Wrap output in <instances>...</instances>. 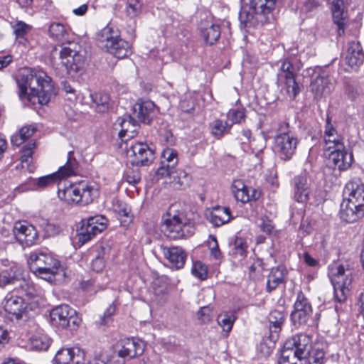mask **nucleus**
I'll return each instance as SVG.
<instances>
[{
	"label": "nucleus",
	"mask_w": 364,
	"mask_h": 364,
	"mask_svg": "<svg viewBox=\"0 0 364 364\" xmlns=\"http://www.w3.org/2000/svg\"><path fill=\"white\" fill-rule=\"evenodd\" d=\"M198 318L202 323H208L213 318L212 309L210 306L201 307L198 313Z\"/></svg>",
	"instance_id": "bf43d9fd"
},
{
	"label": "nucleus",
	"mask_w": 364,
	"mask_h": 364,
	"mask_svg": "<svg viewBox=\"0 0 364 364\" xmlns=\"http://www.w3.org/2000/svg\"><path fill=\"white\" fill-rule=\"evenodd\" d=\"M51 324L58 328L76 330L81 323V318L75 310L68 305H60L50 312Z\"/></svg>",
	"instance_id": "9d476101"
},
{
	"label": "nucleus",
	"mask_w": 364,
	"mask_h": 364,
	"mask_svg": "<svg viewBox=\"0 0 364 364\" xmlns=\"http://www.w3.org/2000/svg\"><path fill=\"white\" fill-rule=\"evenodd\" d=\"M277 338V336L272 334L269 337L263 338L259 343L257 349L261 358H267L272 353L274 348V340Z\"/></svg>",
	"instance_id": "79ce46f5"
},
{
	"label": "nucleus",
	"mask_w": 364,
	"mask_h": 364,
	"mask_svg": "<svg viewBox=\"0 0 364 364\" xmlns=\"http://www.w3.org/2000/svg\"><path fill=\"white\" fill-rule=\"evenodd\" d=\"M259 228L262 232L269 235L274 229V225L270 220H262V223L259 225Z\"/></svg>",
	"instance_id": "0e129e2a"
},
{
	"label": "nucleus",
	"mask_w": 364,
	"mask_h": 364,
	"mask_svg": "<svg viewBox=\"0 0 364 364\" xmlns=\"http://www.w3.org/2000/svg\"><path fill=\"white\" fill-rule=\"evenodd\" d=\"M36 128L33 125L23 127L18 133L11 137V142L14 146H18L26 140L29 139L36 132Z\"/></svg>",
	"instance_id": "58836bf2"
},
{
	"label": "nucleus",
	"mask_w": 364,
	"mask_h": 364,
	"mask_svg": "<svg viewBox=\"0 0 364 364\" xmlns=\"http://www.w3.org/2000/svg\"><path fill=\"white\" fill-rule=\"evenodd\" d=\"M199 30L205 42L209 45L214 44L220 36V26L212 21L201 22L199 26Z\"/></svg>",
	"instance_id": "72a5a7b5"
},
{
	"label": "nucleus",
	"mask_w": 364,
	"mask_h": 364,
	"mask_svg": "<svg viewBox=\"0 0 364 364\" xmlns=\"http://www.w3.org/2000/svg\"><path fill=\"white\" fill-rule=\"evenodd\" d=\"M141 8L140 0H127L125 14L131 18H135L141 14Z\"/></svg>",
	"instance_id": "49530a36"
},
{
	"label": "nucleus",
	"mask_w": 364,
	"mask_h": 364,
	"mask_svg": "<svg viewBox=\"0 0 364 364\" xmlns=\"http://www.w3.org/2000/svg\"><path fill=\"white\" fill-rule=\"evenodd\" d=\"M311 337L306 333H299L287 340L284 347L287 350L293 351L294 356L297 360H302L307 359L312 360L311 357L316 348L324 351L323 345L311 344Z\"/></svg>",
	"instance_id": "1a4fd4ad"
},
{
	"label": "nucleus",
	"mask_w": 364,
	"mask_h": 364,
	"mask_svg": "<svg viewBox=\"0 0 364 364\" xmlns=\"http://www.w3.org/2000/svg\"><path fill=\"white\" fill-rule=\"evenodd\" d=\"M312 194L310 178L306 173L294 178V197L299 203H306Z\"/></svg>",
	"instance_id": "b1692460"
},
{
	"label": "nucleus",
	"mask_w": 364,
	"mask_h": 364,
	"mask_svg": "<svg viewBox=\"0 0 364 364\" xmlns=\"http://www.w3.org/2000/svg\"><path fill=\"white\" fill-rule=\"evenodd\" d=\"M364 215V205L350 200L343 199L339 211L340 218L346 223H354Z\"/></svg>",
	"instance_id": "aec40b11"
},
{
	"label": "nucleus",
	"mask_w": 364,
	"mask_h": 364,
	"mask_svg": "<svg viewBox=\"0 0 364 364\" xmlns=\"http://www.w3.org/2000/svg\"><path fill=\"white\" fill-rule=\"evenodd\" d=\"M12 61L11 55H0V70L6 67Z\"/></svg>",
	"instance_id": "774afa93"
},
{
	"label": "nucleus",
	"mask_w": 364,
	"mask_h": 364,
	"mask_svg": "<svg viewBox=\"0 0 364 364\" xmlns=\"http://www.w3.org/2000/svg\"><path fill=\"white\" fill-rule=\"evenodd\" d=\"M218 323L219 326L226 333H229L235 321V316L228 313L221 314L218 316Z\"/></svg>",
	"instance_id": "3c124183"
},
{
	"label": "nucleus",
	"mask_w": 364,
	"mask_h": 364,
	"mask_svg": "<svg viewBox=\"0 0 364 364\" xmlns=\"http://www.w3.org/2000/svg\"><path fill=\"white\" fill-rule=\"evenodd\" d=\"M345 93L350 100L356 99L361 93L359 85L355 82H348L345 85Z\"/></svg>",
	"instance_id": "864d4df0"
},
{
	"label": "nucleus",
	"mask_w": 364,
	"mask_h": 364,
	"mask_svg": "<svg viewBox=\"0 0 364 364\" xmlns=\"http://www.w3.org/2000/svg\"><path fill=\"white\" fill-rule=\"evenodd\" d=\"M28 264L31 271L38 278L50 283L63 279L65 277L60 262L51 254L43 251L30 253Z\"/></svg>",
	"instance_id": "f03ea898"
},
{
	"label": "nucleus",
	"mask_w": 364,
	"mask_h": 364,
	"mask_svg": "<svg viewBox=\"0 0 364 364\" xmlns=\"http://www.w3.org/2000/svg\"><path fill=\"white\" fill-rule=\"evenodd\" d=\"M34 147V144H28L23 151V154L21 156V163L23 167H24V164H28L31 161V156L33 154V148Z\"/></svg>",
	"instance_id": "052dcab7"
},
{
	"label": "nucleus",
	"mask_w": 364,
	"mask_h": 364,
	"mask_svg": "<svg viewBox=\"0 0 364 364\" xmlns=\"http://www.w3.org/2000/svg\"><path fill=\"white\" fill-rule=\"evenodd\" d=\"M232 192L235 198L242 203L257 200L260 196V191L246 186L242 180H235L233 181Z\"/></svg>",
	"instance_id": "5701e85b"
},
{
	"label": "nucleus",
	"mask_w": 364,
	"mask_h": 364,
	"mask_svg": "<svg viewBox=\"0 0 364 364\" xmlns=\"http://www.w3.org/2000/svg\"><path fill=\"white\" fill-rule=\"evenodd\" d=\"M118 122L121 127L118 135L122 141L126 142L136 136L139 126L132 117L129 114L124 115L123 117L118 119Z\"/></svg>",
	"instance_id": "2f4dec72"
},
{
	"label": "nucleus",
	"mask_w": 364,
	"mask_h": 364,
	"mask_svg": "<svg viewBox=\"0 0 364 364\" xmlns=\"http://www.w3.org/2000/svg\"><path fill=\"white\" fill-rule=\"evenodd\" d=\"M364 60V53L358 42H351L348 45L345 63L351 70H356Z\"/></svg>",
	"instance_id": "7c9ffc66"
},
{
	"label": "nucleus",
	"mask_w": 364,
	"mask_h": 364,
	"mask_svg": "<svg viewBox=\"0 0 364 364\" xmlns=\"http://www.w3.org/2000/svg\"><path fill=\"white\" fill-rule=\"evenodd\" d=\"M14 33L18 39H23L31 31V26L23 21H16L11 23Z\"/></svg>",
	"instance_id": "a18cd8bd"
},
{
	"label": "nucleus",
	"mask_w": 364,
	"mask_h": 364,
	"mask_svg": "<svg viewBox=\"0 0 364 364\" xmlns=\"http://www.w3.org/2000/svg\"><path fill=\"white\" fill-rule=\"evenodd\" d=\"M161 250L164 257L169 262L172 268L179 269L183 267L187 254L182 247L162 246Z\"/></svg>",
	"instance_id": "c85d7f7f"
},
{
	"label": "nucleus",
	"mask_w": 364,
	"mask_h": 364,
	"mask_svg": "<svg viewBox=\"0 0 364 364\" xmlns=\"http://www.w3.org/2000/svg\"><path fill=\"white\" fill-rule=\"evenodd\" d=\"M211 133L216 137L222 136L230 128L228 122H224L221 119H216L210 124Z\"/></svg>",
	"instance_id": "09e8293b"
},
{
	"label": "nucleus",
	"mask_w": 364,
	"mask_h": 364,
	"mask_svg": "<svg viewBox=\"0 0 364 364\" xmlns=\"http://www.w3.org/2000/svg\"><path fill=\"white\" fill-rule=\"evenodd\" d=\"M97 194L98 190L95 186L85 183L70 186L58 193L60 200L69 205L83 206L91 203Z\"/></svg>",
	"instance_id": "0eeeda50"
},
{
	"label": "nucleus",
	"mask_w": 364,
	"mask_h": 364,
	"mask_svg": "<svg viewBox=\"0 0 364 364\" xmlns=\"http://www.w3.org/2000/svg\"><path fill=\"white\" fill-rule=\"evenodd\" d=\"M23 279L20 284L21 289L29 295L33 294V287L23 279V269L22 267L14 265L9 269L3 270L0 272V287L6 285L14 284L16 281Z\"/></svg>",
	"instance_id": "dca6fc26"
},
{
	"label": "nucleus",
	"mask_w": 364,
	"mask_h": 364,
	"mask_svg": "<svg viewBox=\"0 0 364 364\" xmlns=\"http://www.w3.org/2000/svg\"><path fill=\"white\" fill-rule=\"evenodd\" d=\"M328 159L332 163L334 168L339 171H346L348 169L353 161L352 152L349 151L343 146L342 148L331 151L328 153Z\"/></svg>",
	"instance_id": "bb28decb"
},
{
	"label": "nucleus",
	"mask_w": 364,
	"mask_h": 364,
	"mask_svg": "<svg viewBox=\"0 0 364 364\" xmlns=\"http://www.w3.org/2000/svg\"><path fill=\"white\" fill-rule=\"evenodd\" d=\"M13 231L16 240L27 246L33 245L38 235L35 228L25 221L16 222Z\"/></svg>",
	"instance_id": "393cba45"
},
{
	"label": "nucleus",
	"mask_w": 364,
	"mask_h": 364,
	"mask_svg": "<svg viewBox=\"0 0 364 364\" xmlns=\"http://www.w3.org/2000/svg\"><path fill=\"white\" fill-rule=\"evenodd\" d=\"M228 121L230 127L236 123H240L245 118V112L242 109H230L227 114Z\"/></svg>",
	"instance_id": "603ef678"
},
{
	"label": "nucleus",
	"mask_w": 364,
	"mask_h": 364,
	"mask_svg": "<svg viewBox=\"0 0 364 364\" xmlns=\"http://www.w3.org/2000/svg\"><path fill=\"white\" fill-rule=\"evenodd\" d=\"M191 274L200 280H205L208 276V267L202 262L195 261L191 267Z\"/></svg>",
	"instance_id": "8fccbe9b"
},
{
	"label": "nucleus",
	"mask_w": 364,
	"mask_h": 364,
	"mask_svg": "<svg viewBox=\"0 0 364 364\" xmlns=\"http://www.w3.org/2000/svg\"><path fill=\"white\" fill-rule=\"evenodd\" d=\"M325 358V351L316 348L311 357L312 360H309V364H323Z\"/></svg>",
	"instance_id": "680f3d73"
},
{
	"label": "nucleus",
	"mask_w": 364,
	"mask_h": 364,
	"mask_svg": "<svg viewBox=\"0 0 364 364\" xmlns=\"http://www.w3.org/2000/svg\"><path fill=\"white\" fill-rule=\"evenodd\" d=\"M190 222L179 203L172 204L164 219V232L170 239L177 240L192 235Z\"/></svg>",
	"instance_id": "20e7f679"
},
{
	"label": "nucleus",
	"mask_w": 364,
	"mask_h": 364,
	"mask_svg": "<svg viewBox=\"0 0 364 364\" xmlns=\"http://www.w3.org/2000/svg\"><path fill=\"white\" fill-rule=\"evenodd\" d=\"M333 22L338 26V33L341 36L344 33L345 28L347 24V14L344 9L336 10L332 12Z\"/></svg>",
	"instance_id": "c03bdc74"
},
{
	"label": "nucleus",
	"mask_w": 364,
	"mask_h": 364,
	"mask_svg": "<svg viewBox=\"0 0 364 364\" xmlns=\"http://www.w3.org/2000/svg\"><path fill=\"white\" fill-rule=\"evenodd\" d=\"M130 163L136 166H149L154 160V153L149 146L142 142L132 143L127 150Z\"/></svg>",
	"instance_id": "4468645a"
},
{
	"label": "nucleus",
	"mask_w": 364,
	"mask_h": 364,
	"mask_svg": "<svg viewBox=\"0 0 364 364\" xmlns=\"http://www.w3.org/2000/svg\"><path fill=\"white\" fill-rule=\"evenodd\" d=\"M78 163L73 156V151H69L66 164L60 166L57 172L40 177L38 179H31L28 183L19 186L17 190L21 192L30 190H43L54 184L58 179L75 175Z\"/></svg>",
	"instance_id": "39448f33"
},
{
	"label": "nucleus",
	"mask_w": 364,
	"mask_h": 364,
	"mask_svg": "<svg viewBox=\"0 0 364 364\" xmlns=\"http://www.w3.org/2000/svg\"><path fill=\"white\" fill-rule=\"evenodd\" d=\"M124 179L130 184H136L140 181L141 176L138 169L129 168L124 173Z\"/></svg>",
	"instance_id": "13d9d810"
},
{
	"label": "nucleus",
	"mask_w": 364,
	"mask_h": 364,
	"mask_svg": "<svg viewBox=\"0 0 364 364\" xmlns=\"http://www.w3.org/2000/svg\"><path fill=\"white\" fill-rule=\"evenodd\" d=\"M294 308L291 314L293 322L298 324L306 323L311 316L312 307L302 292L298 294Z\"/></svg>",
	"instance_id": "f3484780"
},
{
	"label": "nucleus",
	"mask_w": 364,
	"mask_h": 364,
	"mask_svg": "<svg viewBox=\"0 0 364 364\" xmlns=\"http://www.w3.org/2000/svg\"><path fill=\"white\" fill-rule=\"evenodd\" d=\"M332 86L331 80L329 78L328 73L325 70H321L318 75L311 80L310 89L316 97H321L330 94Z\"/></svg>",
	"instance_id": "cd10ccee"
},
{
	"label": "nucleus",
	"mask_w": 364,
	"mask_h": 364,
	"mask_svg": "<svg viewBox=\"0 0 364 364\" xmlns=\"http://www.w3.org/2000/svg\"><path fill=\"white\" fill-rule=\"evenodd\" d=\"M298 139L291 132L277 134L274 139V151L282 160H290L294 155Z\"/></svg>",
	"instance_id": "ddd939ff"
},
{
	"label": "nucleus",
	"mask_w": 364,
	"mask_h": 364,
	"mask_svg": "<svg viewBox=\"0 0 364 364\" xmlns=\"http://www.w3.org/2000/svg\"><path fill=\"white\" fill-rule=\"evenodd\" d=\"M284 321V314L279 311H272L269 315V330L272 334L278 336V333Z\"/></svg>",
	"instance_id": "a19ab883"
},
{
	"label": "nucleus",
	"mask_w": 364,
	"mask_h": 364,
	"mask_svg": "<svg viewBox=\"0 0 364 364\" xmlns=\"http://www.w3.org/2000/svg\"><path fill=\"white\" fill-rule=\"evenodd\" d=\"M121 348L118 350V355L124 359H131L143 353L144 343L135 338H125L120 342Z\"/></svg>",
	"instance_id": "a878e982"
},
{
	"label": "nucleus",
	"mask_w": 364,
	"mask_h": 364,
	"mask_svg": "<svg viewBox=\"0 0 364 364\" xmlns=\"http://www.w3.org/2000/svg\"><path fill=\"white\" fill-rule=\"evenodd\" d=\"M178 153L176 150L171 148L164 149L161 153V166L156 171V179L163 178L172 173L178 164Z\"/></svg>",
	"instance_id": "412c9836"
},
{
	"label": "nucleus",
	"mask_w": 364,
	"mask_h": 364,
	"mask_svg": "<svg viewBox=\"0 0 364 364\" xmlns=\"http://www.w3.org/2000/svg\"><path fill=\"white\" fill-rule=\"evenodd\" d=\"M6 312L14 316L16 319H26L29 317L28 305L24 300L18 296H6L4 301Z\"/></svg>",
	"instance_id": "a211bd4d"
},
{
	"label": "nucleus",
	"mask_w": 364,
	"mask_h": 364,
	"mask_svg": "<svg viewBox=\"0 0 364 364\" xmlns=\"http://www.w3.org/2000/svg\"><path fill=\"white\" fill-rule=\"evenodd\" d=\"M82 223L78 236L79 240L85 243L106 229L107 219L103 215H97L83 220Z\"/></svg>",
	"instance_id": "2eb2a0df"
},
{
	"label": "nucleus",
	"mask_w": 364,
	"mask_h": 364,
	"mask_svg": "<svg viewBox=\"0 0 364 364\" xmlns=\"http://www.w3.org/2000/svg\"><path fill=\"white\" fill-rule=\"evenodd\" d=\"M328 276L333 286L335 297L338 301H344L350 291L351 273L343 265L334 264L329 267Z\"/></svg>",
	"instance_id": "9b49d317"
},
{
	"label": "nucleus",
	"mask_w": 364,
	"mask_h": 364,
	"mask_svg": "<svg viewBox=\"0 0 364 364\" xmlns=\"http://www.w3.org/2000/svg\"><path fill=\"white\" fill-rule=\"evenodd\" d=\"M296 360L297 358L294 356L291 350H287L286 348L283 347L280 358L278 360V364H297Z\"/></svg>",
	"instance_id": "6e6d98bb"
},
{
	"label": "nucleus",
	"mask_w": 364,
	"mask_h": 364,
	"mask_svg": "<svg viewBox=\"0 0 364 364\" xmlns=\"http://www.w3.org/2000/svg\"><path fill=\"white\" fill-rule=\"evenodd\" d=\"M344 193L348 196L347 200L364 205V184L358 178H354L346 183Z\"/></svg>",
	"instance_id": "473e14b6"
},
{
	"label": "nucleus",
	"mask_w": 364,
	"mask_h": 364,
	"mask_svg": "<svg viewBox=\"0 0 364 364\" xmlns=\"http://www.w3.org/2000/svg\"><path fill=\"white\" fill-rule=\"evenodd\" d=\"M99 46L119 59L127 58L132 54L129 43L120 38L117 29L107 26L97 35Z\"/></svg>",
	"instance_id": "423d86ee"
},
{
	"label": "nucleus",
	"mask_w": 364,
	"mask_h": 364,
	"mask_svg": "<svg viewBox=\"0 0 364 364\" xmlns=\"http://www.w3.org/2000/svg\"><path fill=\"white\" fill-rule=\"evenodd\" d=\"M50 36L56 40H63L68 35V29L60 23H53L49 27Z\"/></svg>",
	"instance_id": "de8ad7c7"
},
{
	"label": "nucleus",
	"mask_w": 364,
	"mask_h": 364,
	"mask_svg": "<svg viewBox=\"0 0 364 364\" xmlns=\"http://www.w3.org/2000/svg\"><path fill=\"white\" fill-rule=\"evenodd\" d=\"M9 333L6 329L0 328V350L9 342Z\"/></svg>",
	"instance_id": "69168bd1"
},
{
	"label": "nucleus",
	"mask_w": 364,
	"mask_h": 364,
	"mask_svg": "<svg viewBox=\"0 0 364 364\" xmlns=\"http://www.w3.org/2000/svg\"><path fill=\"white\" fill-rule=\"evenodd\" d=\"M305 263L310 267H315L317 264V261L313 258L308 252H305L303 255Z\"/></svg>",
	"instance_id": "338daca9"
},
{
	"label": "nucleus",
	"mask_w": 364,
	"mask_h": 364,
	"mask_svg": "<svg viewBox=\"0 0 364 364\" xmlns=\"http://www.w3.org/2000/svg\"><path fill=\"white\" fill-rule=\"evenodd\" d=\"M61 64L65 66L67 73L75 77L81 75L85 70V56L80 45L70 42L62 47L60 51Z\"/></svg>",
	"instance_id": "6e6552de"
},
{
	"label": "nucleus",
	"mask_w": 364,
	"mask_h": 364,
	"mask_svg": "<svg viewBox=\"0 0 364 364\" xmlns=\"http://www.w3.org/2000/svg\"><path fill=\"white\" fill-rule=\"evenodd\" d=\"M19 97L32 105H46L55 95L51 78L41 70L23 69L17 78Z\"/></svg>",
	"instance_id": "f257e3e1"
},
{
	"label": "nucleus",
	"mask_w": 364,
	"mask_h": 364,
	"mask_svg": "<svg viewBox=\"0 0 364 364\" xmlns=\"http://www.w3.org/2000/svg\"><path fill=\"white\" fill-rule=\"evenodd\" d=\"M324 150L331 151L344 146L343 136L339 134L336 127L331 123L329 117H327L323 132Z\"/></svg>",
	"instance_id": "4be33fe9"
},
{
	"label": "nucleus",
	"mask_w": 364,
	"mask_h": 364,
	"mask_svg": "<svg viewBox=\"0 0 364 364\" xmlns=\"http://www.w3.org/2000/svg\"><path fill=\"white\" fill-rule=\"evenodd\" d=\"M207 220L214 227H220L234 218L230 209L225 206H215L206 213Z\"/></svg>",
	"instance_id": "c756f323"
},
{
	"label": "nucleus",
	"mask_w": 364,
	"mask_h": 364,
	"mask_svg": "<svg viewBox=\"0 0 364 364\" xmlns=\"http://www.w3.org/2000/svg\"><path fill=\"white\" fill-rule=\"evenodd\" d=\"M85 360V352L78 348H61L57 351L53 364H83Z\"/></svg>",
	"instance_id": "6ab92c4d"
},
{
	"label": "nucleus",
	"mask_w": 364,
	"mask_h": 364,
	"mask_svg": "<svg viewBox=\"0 0 364 364\" xmlns=\"http://www.w3.org/2000/svg\"><path fill=\"white\" fill-rule=\"evenodd\" d=\"M31 349L36 350H46L50 346L49 338L41 333H36L29 338Z\"/></svg>",
	"instance_id": "ea45409f"
},
{
	"label": "nucleus",
	"mask_w": 364,
	"mask_h": 364,
	"mask_svg": "<svg viewBox=\"0 0 364 364\" xmlns=\"http://www.w3.org/2000/svg\"><path fill=\"white\" fill-rule=\"evenodd\" d=\"M277 82L283 86L287 95L291 100L294 99L299 92V87L296 81L294 68L289 59H285L282 62L277 73Z\"/></svg>",
	"instance_id": "f8f14e48"
},
{
	"label": "nucleus",
	"mask_w": 364,
	"mask_h": 364,
	"mask_svg": "<svg viewBox=\"0 0 364 364\" xmlns=\"http://www.w3.org/2000/svg\"><path fill=\"white\" fill-rule=\"evenodd\" d=\"M166 183H169L173 189H181L188 185L190 177L188 173L182 169H173L172 173L166 177Z\"/></svg>",
	"instance_id": "c9c22d12"
},
{
	"label": "nucleus",
	"mask_w": 364,
	"mask_h": 364,
	"mask_svg": "<svg viewBox=\"0 0 364 364\" xmlns=\"http://www.w3.org/2000/svg\"><path fill=\"white\" fill-rule=\"evenodd\" d=\"M246 249L245 244L241 240H237L232 250V254L238 261L242 260L246 256Z\"/></svg>",
	"instance_id": "5fc2aeb1"
},
{
	"label": "nucleus",
	"mask_w": 364,
	"mask_h": 364,
	"mask_svg": "<svg viewBox=\"0 0 364 364\" xmlns=\"http://www.w3.org/2000/svg\"><path fill=\"white\" fill-rule=\"evenodd\" d=\"M107 248L101 247L97 252V255L95 259H92L91 267L92 270L99 272H101L105 267V261L107 259Z\"/></svg>",
	"instance_id": "37998d69"
},
{
	"label": "nucleus",
	"mask_w": 364,
	"mask_h": 364,
	"mask_svg": "<svg viewBox=\"0 0 364 364\" xmlns=\"http://www.w3.org/2000/svg\"><path fill=\"white\" fill-rule=\"evenodd\" d=\"M302 4L301 9L308 12L318 6V2L316 0H301Z\"/></svg>",
	"instance_id": "e2e57ef3"
},
{
	"label": "nucleus",
	"mask_w": 364,
	"mask_h": 364,
	"mask_svg": "<svg viewBox=\"0 0 364 364\" xmlns=\"http://www.w3.org/2000/svg\"><path fill=\"white\" fill-rule=\"evenodd\" d=\"M278 0H249L239 14L241 26L255 27L263 25L273 18Z\"/></svg>",
	"instance_id": "7ed1b4c3"
},
{
	"label": "nucleus",
	"mask_w": 364,
	"mask_h": 364,
	"mask_svg": "<svg viewBox=\"0 0 364 364\" xmlns=\"http://www.w3.org/2000/svg\"><path fill=\"white\" fill-rule=\"evenodd\" d=\"M155 105L151 100H138L133 109L136 117L144 123H149L154 112Z\"/></svg>",
	"instance_id": "f704fd0d"
},
{
	"label": "nucleus",
	"mask_w": 364,
	"mask_h": 364,
	"mask_svg": "<svg viewBox=\"0 0 364 364\" xmlns=\"http://www.w3.org/2000/svg\"><path fill=\"white\" fill-rule=\"evenodd\" d=\"M284 281V274L282 269L272 268L267 277V290L271 292Z\"/></svg>",
	"instance_id": "4c0bfd02"
},
{
	"label": "nucleus",
	"mask_w": 364,
	"mask_h": 364,
	"mask_svg": "<svg viewBox=\"0 0 364 364\" xmlns=\"http://www.w3.org/2000/svg\"><path fill=\"white\" fill-rule=\"evenodd\" d=\"M116 312V306L114 303L110 304L105 311L104 312L103 316L101 317L100 321V326H109V323L112 321V316L114 315Z\"/></svg>",
	"instance_id": "4d7b16f0"
},
{
	"label": "nucleus",
	"mask_w": 364,
	"mask_h": 364,
	"mask_svg": "<svg viewBox=\"0 0 364 364\" xmlns=\"http://www.w3.org/2000/svg\"><path fill=\"white\" fill-rule=\"evenodd\" d=\"M90 97L92 102L93 107L98 112H105L109 109V96L105 92L90 93Z\"/></svg>",
	"instance_id": "e433bc0d"
}]
</instances>
